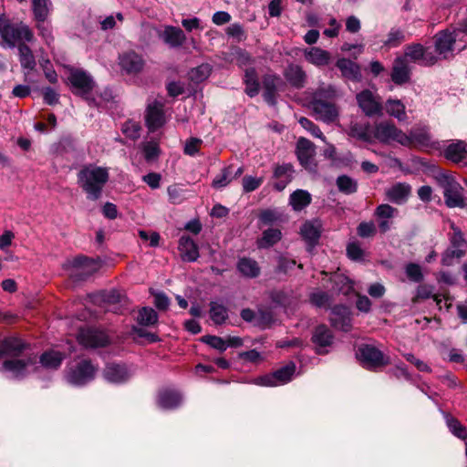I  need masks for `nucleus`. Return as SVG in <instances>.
<instances>
[{"mask_svg": "<svg viewBox=\"0 0 467 467\" xmlns=\"http://www.w3.org/2000/svg\"><path fill=\"white\" fill-rule=\"evenodd\" d=\"M434 51L440 60H451L455 57V50L460 53L467 47V18L458 27L438 31L433 36Z\"/></svg>", "mask_w": 467, "mask_h": 467, "instance_id": "nucleus-1", "label": "nucleus"}, {"mask_svg": "<svg viewBox=\"0 0 467 467\" xmlns=\"http://www.w3.org/2000/svg\"><path fill=\"white\" fill-rule=\"evenodd\" d=\"M337 98L336 88L324 83L312 92L309 107L317 119L327 124L338 121L339 107L336 103Z\"/></svg>", "mask_w": 467, "mask_h": 467, "instance_id": "nucleus-2", "label": "nucleus"}, {"mask_svg": "<svg viewBox=\"0 0 467 467\" xmlns=\"http://www.w3.org/2000/svg\"><path fill=\"white\" fill-rule=\"evenodd\" d=\"M109 180V169L96 164L84 165L77 174L79 188L90 201H98L101 198L103 189Z\"/></svg>", "mask_w": 467, "mask_h": 467, "instance_id": "nucleus-3", "label": "nucleus"}, {"mask_svg": "<svg viewBox=\"0 0 467 467\" xmlns=\"http://www.w3.org/2000/svg\"><path fill=\"white\" fill-rule=\"evenodd\" d=\"M0 36L3 46L13 48L35 39L32 29L23 22H12L0 16Z\"/></svg>", "mask_w": 467, "mask_h": 467, "instance_id": "nucleus-4", "label": "nucleus"}, {"mask_svg": "<svg viewBox=\"0 0 467 467\" xmlns=\"http://www.w3.org/2000/svg\"><path fill=\"white\" fill-rule=\"evenodd\" d=\"M356 358L364 368L371 371L381 370L390 364V358L371 344L359 345L356 351Z\"/></svg>", "mask_w": 467, "mask_h": 467, "instance_id": "nucleus-5", "label": "nucleus"}, {"mask_svg": "<svg viewBox=\"0 0 467 467\" xmlns=\"http://www.w3.org/2000/svg\"><path fill=\"white\" fill-rule=\"evenodd\" d=\"M101 266V261L98 257L96 259L86 255H78L73 259L67 260L63 267L70 271V277L74 281H85Z\"/></svg>", "mask_w": 467, "mask_h": 467, "instance_id": "nucleus-6", "label": "nucleus"}, {"mask_svg": "<svg viewBox=\"0 0 467 467\" xmlns=\"http://www.w3.org/2000/svg\"><path fill=\"white\" fill-rule=\"evenodd\" d=\"M435 179L443 189V196L448 207H462L464 205L462 194V187L451 172L441 171L436 174Z\"/></svg>", "mask_w": 467, "mask_h": 467, "instance_id": "nucleus-7", "label": "nucleus"}, {"mask_svg": "<svg viewBox=\"0 0 467 467\" xmlns=\"http://www.w3.org/2000/svg\"><path fill=\"white\" fill-rule=\"evenodd\" d=\"M97 371L98 366L90 359L84 358L67 368L66 379L72 385L84 386L95 379Z\"/></svg>", "mask_w": 467, "mask_h": 467, "instance_id": "nucleus-8", "label": "nucleus"}, {"mask_svg": "<svg viewBox=\"0 0 467 467\" xmlns=\"http://www.w3.org/2000/svg\"><path fill=\"white\" fill-rule=\"evenodd\" d=\"M372 139L383 143L396 141L400 144H408L407 134L399 130L393 123L381 121L377 123L372 130Z\"/></svg>", "mask_w": 467, "mask_h": 467, "instance_id": "nucleus-9", "label": "nucleus"}, {"mask_svg": "<svg viewBox=\"0 0 467 467\" xmlns=\"http://www.w3.org/2000/svg\"><path fill=\"white\" fill-rule=\"evenodd\" d=\"M402 57L422 67H431L438 63V57L420 43L407 45Z\"/></svg>", "mask_w": 467, "mask_h": 467, "instance_id": "nucleus-10", "label": "nucleus"}, {"mask_svg": "<svg viewBox=\"0 0 467 467\" xmlns=\"http://www.w3.org/2000/svg\"><path fill=\"white\" fill-rule=\"evenodd\" d=\"M78 342L86 348H103L110 339L104 330L93 327H81L77 336Z\"/></svg>", "mask_w": 467, "mask_h": 467, "instance_id": "nucleus-11", "label": "nucleus"}, {"mask_svg": "<svg viewBox=\"0 0 467 467\" xmlns=\"http://www.w3.org/2000/svg\"><path fill=\"white\" fill-rule=\"evenodd\" d=\"M73 93L88 99V96L95 87L92 77L83 69L70 68L67 77Z\"/></svg>", "mask_w": 467, "mask_h": 467, "instance_id": "nucleus-12", "label": "nucleus"}, {"mask_svg": "<svg viewBox=\"0 0 467 467\" xmlns=\"http://www.w3.org/2000/svg\"><path fill=\"white\" fill-rule=\"evenodd\" d=\"M37 362V356L35 353L26 354L23 358L14 357L3 362L2 368L5 371L10 372L13 377L22 379L26 376L27 369Z\"/></svg>", "mask_w": 467, "mask_h": 467, "instance_id": "nucleus-13", "label": "nucleus"}, {"mask_svg": "<svg viewBox=\"0 0 467 467\" xmlns=\"http://www.w3.org/2000/svg\"><path fill=\"white\" fill-rule=\"evenodd\" d=\"M296 371V365L290 362L271 374L257 379V382L263 386L274 387L289 382Z\"/></svg>", "mask_w": 467, "mask_h": 467, "instance_id": "nucleus-14", "label": "nucleus"}, {"mask_svg": "<svg viewBox=\"0 0 467 467\" xmlns=\"http://www.w3.org/2000/svg\"><path fill=\"white\" fill-rule=\"evenodd\" d=\"M262 84L265 101L270 106H275L277 102L279 88L284 85L283 79L276 74H266L263 77Z\"/></svg>", "mask_w": 467, "mask_h": 467, "instance_id": "nucleus-15", "label": "nucleus"}, {"mask_svg": "<svg viewBox=\"0 0 467 467\" xmlns=\"http://www.w3.org/2000/svg\"><path fill=\"white\" fill-rule=\"evenodd\" d=\"M329 320L331 326L337 330L348 332L352 328L351 313L346 306L337 305L332 307Z\"/></svg>", "mask_w": 467, "mask_h": 467, "instance_id": "nucleus-16", "label": "nucleus"}, {"mask_svg": "<svg viewBox=\"0 0 467 467\" xmlns=\"http://www.w3.org/2000/svg\"><path fill=\"white\" fill-rule=\"evenodd\" d=\"M30 348V345L17 337L0 339V358L5 355L19 357Z\"/></svg>", "mask_w": 467, "mask_h": 467, "instance_id": "nucleus-17", "label": "nucleus"}, {"mask_svg": "<svg viewBox=\"0 0 467 467\" xmlns=\"http://www.w3.org/2000/svg\"><path fill=\"white\" fill-rule=\"evenodd\" d=\"M145 121L150 131H155L165 123L163 105L161 102L154 101L148 106Z\"/></svg>", "mask_w": 467, "mask_h": 467, "instance_id": "nucleus-18", "label": "nucleus"}, {"mask_svg": "<svg viewBox=\"0 0 467 467\" xmlns=\"http://www.w3.org/2000/svg\"><path fill=\"white\" fill-rule=\"evenodd\" d=\"M119 59L121 69L128 74H137L140 72L145 64L142 57L134 51H128L121 54Z\"/></svg>", "mask_w": 467, "mask_h": 467, "instance_id": "nucleus-19", "label": "nucleus"}, {"mask_svg": "<svg viewBox=\"0 0 467 467\" xmlns=\"http://www.w3.org/2000/svg\"><path fill=\"white\" fill-rule=\"evenodd\" d=\"M294 172V167L290 163L275 165L273 171V178L275 180L273 187L278 192L283 191L292 181Z\"/></svg>", "mask_w": 467, "mask_h": 467, "instance_id": "nucleus-20", "label": "nucleus"}, {"mask_svg": "<svg viewBox=\"0 0 467 467\" xmlns=\"http://www.w3.org/2000/svg\"><path fill=\"white\" fill-rule=\"evenodd\" d=\"M357 101L362 111L367 116H373L380 113L382 107L379 101L376 99L373 93L365 89L357 95Z\"/></svg>", "mask_w": 467, "mask_h": 467, "instance_id": "nucleus-21", "label": "nucleus"}, {"mask_svg": "<svg viewBox=\"0 0 467 467\" xmlns=\"http://www.w3.org/2000/svg\"><path fill=\"white\" fill-rule=\"evenodd\" d=\"M130 376L125 364L108 363L103 370L104 379L111 383H123L129 379Z\"/></svg>", "mask_w": 467, "mask_h": 467, "instance_id": "nucleus-22", "label": "nucleus"}, {"mask_svg": "<svg viewBox=\"0 0 467 467\" xmlns=\"http://www.w3.org/2000/svg\"><path fill=\"white\" fill-rule=\"evenodd\" d=\"M334 336L326 325H319L315 328L312 336V342L317 348V353L319 355L327 353L325 348L332 345Z\"/></svg>", "mask_w": 467, "mask_h": 467, "instance_id": "nucleus-23", "label": "nucleus"}, {"mask_svg": "<svg viewBox=\"0 0 467 467\" xmlns=\"http://www.w3.org/2000/svg\"><path fill=\"white\" fill-rule=\"evenodd\" d=\"M283 75L291 87L297 89L305 87L306 73L301 66L290 63L284 69Z\"/></svg>", "mask_w": 467, "mask_h": 467, "instance_id": "nucleus-24", "label": "nucleus"}, {"mask_svg": "<svg viewBox=\"0 0 467 467\" xmlns=\"http://www.w3.org/2000/svg\"><path fill=\"white\" fill-rule=\"evenodd\" d=\"M157 401L162 409L173 410L181 405L182 395L177 389L166 388L159 391Z\"/></svg>", "mask_w": 467, "mask_h": 467, "instance_id": "nucleus-25", "label": "nucleus"}, {"mask_svg": "<svg viewBox=\"0 0 467 467\" xmlns=\"http://www.w3.org/2000/svg\"><path fill=\"white\" fill-rule=\"evenodd\" d=\"M410 78V68L405 57H398L393 61L391 80L396 85H403Z\"/></svg>", "mask_w": 467, "mask_h": 467, "instance_id": "nucleus-26", "label": "nucleus"}, {"mask_svg": "<svg viewBox=\"0 0 467 467\" xmlns=\"http://www.w3.org/2000/svg\"><path fill=\"white\" fill-rule=\"evenodd\" d=\"M178 249L184 262H195L199 258V248L196 243L188 235H182L179 240Z\"/></svg>", "mask_w": 467, "mask_h": 467, "instance_id": "nucleus-27", "label": "nucleus"}, {"mask_svg": "<svg viewBox=\"0 0 467 467\" xmlns=\"http://www.w3.org/2000/svg\"><path fill=\"white\" fill-rule=\"evenodd\" d=\"M407 138L409 139V143L401 144L402 146L431 148L433 145L431 136L425 128L411 130L410 134H407Z\"/></svg>", "mask_w": 467, "mask_h": 467, "instance_id": "nucleus-28", "label": "nucleus"}, {"mask_svg": "<svg viewBox=\"0 0 467 467\" xmlns=\"http://www.w3.org/2000/svg\"><path fill=\"white\" fill-rule=\"evenodd\" d=\"M296 152L300 164L306 168L313 161L316 153L315 145L309 140L300 138L296 143Z\"/></svg>", "mask_w": 467, "mask_h": 467, "instance_id": "nucleus-29", "label": "nucleus"}, {"mask_svg": "<svg viewBox=\"0 0 467 467\" xmlns=\"http://www.w3.org/2000/svg\"><path fill=\"white\" fill-rule=\"evenodd\" d=\"M398 213V210L389 204H380L375 210V216L379 220V232L385 234L390 229L391 222L389 221Z\"/></svg>", "mask_w": 467, "mask_h": 467, "instance_id": "nucleus-30", "label": "nucleus"}, {"mask_svg": "<svg viewBox=\"0 0 467 467\" xmlns=\"http://www.w3.org/2000/svg\"><path fill=\"white\" fill-rule=\"evenodd\" d=\"M411 192V187L407 183L398 182L386 191L387 199L395 204H403Z\"/></svg>", "mask_w": 467, "mask_h": 467, "instance_id": "nucleus-31", "label": "nucleus"}, {"mask_svg": "<svg viewBox=\"0 0 467 467\" xmlns=\"http://www.w3.org/2000/svg\"><path fill=\"white\" fill-rule=\"evenodd\" d=\"M443 155L447 160L460 163L467 158V143L463 140L452 142L444 149Z\"/></svg>", "mask_w": 467, "mask_h": 467, "instance_id": "nucleus-32", "label": "nucleus"}, {"mask_svg": "<svg viewBox=\"0 0 467 467\" xmlns=\"http://www.w3.org/2000/svg\"><path fill=\"white\" fill-rule=\"evenodd\" d=\"M306 60L316 67L327 66L331 60V55L328 51L320 47H309L304 50Z\"/></svg>", "mask_w": 467, "mask_h": 467, "instance_id": "nucleus-33", "label": "nucleus"}, {"mask_svg": "<svg viewBox=\"0 0 467 467\" xmlns=\"http://www.w3.org/2000/svg\"><path fill=\"white\" fill-rule=\"evenodd\" d=\"M237 271L246 278H256L261 274L259 264L253 258L243 256L236 264Z\"/></svg>", "mask_w": 467, "mask_h": 467, "instance_id": "nucleus-34", "label": "nucleus"}, {"mask_svg": "<svg viewBox=\"0 0 467 467\" xmlns=\"http://www.w3.org/2000/svg\"><path fill=\"white\" fill-rule=\"evenodd\" d=\"M161 37L171 47H181L186 40L183 31L180 27L172 26H165Z\"/></svg>", "mask_w": 467, "mask_h": 467, "instance_id": "nucleus-35", "label": "nucleus"}, {"mask_svg": "<svg viewBox=\"0 0 467 467\" xmlns=\"http://www.w3.org/2000/svg\"><path fill=\"white\" fill-rule=\"evenodd\" d=\"M342 76L350 80H359L361 78L359 66L348 58H339L336 64Z\"/></svg>", "mask_w": 467, "mask_h": 467, "instance_id": "nucleus-36", "label": "nucleus"}, {"mask_svg": "<svg viewBox=\"0 0 467 467\" xmlns=\"http://www.w3.org/2000/svg\"><path fill=\"white\" fill-rule=\"evenodd\" d=\"M243 80L245 85L244 92L248 97L254 98L259 94L260 82L254 67L245 69Z\"/></svg>", "mask_w": 467, "mask_h": 467, "instance_id": "nucleus-37", "label": "nucleus"}, {"mask_svg": "<svg viewBox=\"0 0 467 467\" xmlns=\"http://www.w3.org/2000/svg\"><path fill=\"white\" fill-rule=\"evenodd\" d=\"M64 358L65 356L62 352L47 350L39 357V362L46 368L57 369L60 367Z\"/></svg>", "mask_w": 467, "mask_h": 467, "instance_id": "nucleus-38", "label": "nucleus"}, {"mask_svg": "<svg viewBox=\"0 0 467 467\" xmlns=\"http://www.w3.org/2000/svg\"><path fill=\"white\" fill-rule=\"evenodd\" d=\"M311 195L307 191L296 190L289 197V204L293 210L299 212L308 206L311 202Z\"/></svg>", "mask_w": 467, "mask_h": 467, "instance_id": "nucleus-39", "label": "nucleus"}, {"mask_svg": "<svg viewBox=\"0 0 467 467\" xmlns=\"http://www.w3.org/2000/svg\"><path fill=\"white\" fill-rule=\"evenodd\" d=\"M52 3L50 0H32L34 18L37 23L47 20L50 14Z\"/></svg>", "mask_w": 467, "mask_h": 467, "instance_id": "nucleus-40", "label": "nucleus"}, {"mask_svg": "<svg viewBox=\"0 0 467 467\" xmlns=\"http://www.w3.org/2000/svg\"><path fill=\"white\" fill-rule=\"evenodd\" d=\"M18 53L20 65L27 70L26 74L35 70L36 62L31 48L27 45H19Z\"/></svg>", "mask_w": 467, "mask_h": 467, "instance_id": "nucleus-41", "label": "nucleus"}, {"mask_svg": "<svg viewBox=\"0 0 467 467\" xmlns=\"http://www.w3.org/2000/svg\"><path fill=\"white\" fill-rule=\"evenodd\" d=\"M330 281L333 283V289L345 296L348 295L353 289L350 279L345 275L335 273L330 276Z\"/></svg>", "mask_w": 467, "mask_h": 467, "instance_id": "nucleus-42", "label": "nucleus"}, {"mask_svg": "<svg viewBox=\"0 0 467 467\" xmlns=\"http://www.w3.org/2000/svg\"><path fill=\"white\" fill-rule=\"evenodd\" d=\"M210 318L215 325H222L228 319V308L218 302L210 303Z\"/></svg>", "mask_w": 467, "mask_h": 467, "instance_id": "nucleus-43", "label": "nucleus"}, {"mask_svg": "<svg viewBox=\"0 0 467 467\" xmlns=\"http://www.w3.org/2000/svg\"><path fill=\"white\" fill-rule=\"evenodd\" d=\"M282 233L279 229L268 228L262 234V237L257 241L259 248H268L280 241Z\"/></svg>", "mask_w": 467, "mask_h": 467, "instance_id": "nucleus-44", "label": "nucleus"}, {"mask_svg": "<svg viewBox=\"0 0 467 467\" xmlns=\"http://www.w3.org/2000/svg\"><path fill=\"white\" fill-rule=\"evenodd\" d=\"M301 235L309 245L314 246L320 238V230L314 223L306 222L301 227Z\"/></svg>", "mask_w": 467, "mask_h": 467, "instance_id": "nucleus-45", "label": "nucleus"}, {"mask_svg": "<svg viewBox=\"0 0 467 467\" xmlns=\"http://www.w3.org/2000/svg\"><path fill=\"white\" fill-rule=\"evenodd\" d=\"M349 135L360 140L370 142L372 140V130L368 125L361 123H351L349 127Z\"/></svg>", "mask_w": 467, "mask_h": 467, "instance_id": "nucleus-46", "label": "nucleus"}, {"mask_svg": "<svg viewBox=\"0 0 467 467\" xmlns=\"http://www.w3.org/2000/svg\"><path fill=\"white\" fill-rule=\"evenodd\" d=\"M233 165H228L222 169L212 182V187L220 190L226 187L233 181Z\"/></svg>", "mask_w": 467, "mask_h": 467, "instance_id": "nucleus-47", "label": "nucleus"}, {"mask_svg": "<svg viewBox=\"0 0 467 467\" xmlns=\"http://www.w3.org/2000/svg\"><path fill=\"white\" fill-rule=\"evenodd\" d=\"M336 184L340 192L352 194L358 191V182L348 175H340L337 178Z\"/></svg>", "mask_w": 467, "mask_h": 467, "instance_id": "nucleus-48", "label": "nucleus"}, {"mask_svg": "<svg viewBox=\"0 0 467 467\" xmlns=\"http://www.w3.org/2000/svg\"><path fill=\"white\" fill-rule=\"evenodd\" d=\"M140 123L133 119L126 120L121 126V132L126 138L135 141L140 137Z\"/></svg>", "mask_w": 467, "mask_h": 467, "instance_id": "nucleus-49", "label": "nucleus"}, {"mask_svg": "<svg viewBox=\"0 0 467 467\" xmlns=\"http://www.w3.org/2000/svg\"><path fill=\"white\" fill-rule=\"evenodd\" d=\"M387 112L400 120L406 118L405 106L399 99H389L386 102Z\"/></svg>", "mask_w": 467, "mask_h": 467, "instance_id": "nucleus-50", "label": "nucleus"}, {"mask_svg": "<svg viewBox=\"0 0 467 467\" xmlns=\"http://www.w3.org/2000/svg\"><path fill=\"white\" fill-rule=\"evenodd\" d=\"M463 249L449 246L441 256V264L446 266L452 265L456 260H459L464 255Z\"/></svg>", "mask_w": 467, "mask_h": 467, "instance_id": "nucleus-51", "label": "nucleus"}, {"mask_svg": "<svg viewBox=\"0 0 467 467\" xmlns=\"http://www.w3.org/2000/svg\"><path fill=\"white\" fill-rule=\"evenodd\" d=\"M158 321V315L151 307H143L138 315V322L142 326H151Z\"/></svg>", "mask_w": 467, "mask_h": 467, "instance_id": "nucleus-52", "label": "nucleus"}, {"mask_svg": "<svg viewBox=\"0 0 467 467\" xmlns=\"http://www.w3.org/2000/svg\"><path fill=\"white\" fill-rule=\"evenodd\" d=\"M264 182V177L245 175L242 179L243 191L245 193L257 190Z\"/></svg>", "mask_w": 467, "mask_h": 467, "instance_id": "nucleus-53", "label": "nucleus"}, {"mask_svg": "<svg viewBox=\"0 0 467 467\" xmlns=\"http://www.w3.org/2000/svg\"><path fill=\"white\" fill-rule=\"evenodd\" d=\"M451 229L452 233L449 234L450 246L463 249L466 242L462 232L453 223L451 224Z\"/></svg>", "mask_w": 467, "mask_h": 467, "instance_id": "nucleus-54", "label": "nucleus"}, {"mask_svg": "<svg viewBox=\"0 0 467 467\" xmlns=\"http://www.w3.org/2000/svg\"><path fill=\"white\" fill-rule=\"evenodd\" d=\"M407 277L415 283H420L423 280V274L421 267L415 263H409L405 267Z\"/></svg>", "mask_w": 467, "mask_h": 467, "instance_id": "nucleus-55", "label": "nucleus"}, {"mask_svg": "<svg viewBox=\"0 0 467 467\" xmlns=\"http://www.w3.org/2000/svg\"><path fill=\"white\" fill-rule=\"evenodd\" d=\"M403 41H405V35L403 31L398 28H391L388 34L385 45L389 47H395L400 46Z\"/></svg>", "mask_w": 467, "mask_h": 467, "instance_id": "nucleus-56", "label": "nucleus"}, {"mask_svg": "<svg viewBox=\"0 0 467 467\" xmlns=\"http://www.w3.org/2000/svg\"><path fill=\"white\" fill-rule=\"evenodd\" d=\"M280 214L272 209H265L259 213L258 219L262 225H271L278 221Z\"/></svg>", "mask_w": 467, "mask_h": 467, "instance_id": "nucleus-57", "label": "nucleus"}, {"mask_svg": "<svg viewBox=\"0 0 467 467\" xmlns=\"http://www.w3.org/2000/svg\"><path fill=\"white\" fill-rule=\"evenodd\" d=\"M202 341L210 347L219 350L220 352H223L227 348L226 341L217 336L206 335L202 337Z\"/></svg>", "mask_w": 467, "mask_h": 467, "instance_id": "nucleus-58", "label": "nucleus"}, {"mask_svg": "<svg viewBox=\"0 0 467 467\" xmlns=\"http://www.w3.org/2000/svg\"><path fill=\"white\" fill-rule=\"evenodd\" d=\"M347 255L352 261H362L364 250L358 242H351L347 245Z\"/></svg>", "mask_w": 467, "mask_h": 467, "instance_id": "nucleus-59", "label": "nucleus"}, {"mask_svg": "<svg viewBox=\"0 0 467 467\" xmlns=\"http://www.w3.org/2000/svg\"><path fill=\"white\" fill-rule=\"evenodd\" d=\"M298 122L301 125V127H303L305 130L310 132L311 135L317 138H320L322 139V140H325V137L323 136V133L320 130L319 127L316 125L312 120L308 119L307 118L301 117Z\"/></svg>", "mask_w": 467, "mask_h": 467, "instance_id": "nucleus-60", "label": "nucleus"}, {"mask_svg": "<svg viewBox=\"0 0 467 467\" xmlns=\"http://www.w3.org/2000/svg\"><path fill=\"white\" fill-rule=\"evenodd\" d=\"M310 302L317 307H326L329 305L330 296L327 292L316 291L310 295Z\"/></svg>", "mask_w": 467, "mask_h": 467, "instance_id": "nucleus-61", "label": "nucleus"}, {"mask_svg": "<svg viewBox=\"0 0 467 467\" xmlns=\"http://www.w3.org/2000/svg\"><path fill=\"white\" fill-rule=\"evenodd\" d=\"M202 145V140L199 138L192 137L185 142L183 152L189 156H195Z\"/></svg>", "mask_w": 467, "mask_h": 467, "instance_id": "nucleus-62", "label": "nucleus"}, {"mask_svg": "<svg viewBox=\"0 0 467 467\" xmlns=\"http://www.w3.org/2000/svg\"><path fill=\"white\" fill-rule=\"evenodd\" d=\"M358 236L362 238L374 236L377 233L376 226L372 222H362L357 228Z\"/></svg>", "mask_w": 467, "mask_h": 467, "instance_id": "nucleus-63", "label": "nucleus"}, {"mask_svg": "<svg viewBox=\"0 0 467 467\" xmlns=\"http://www.w3.org/2000/svg\"><path fill=\"white\" fill-rule=\"evenodd\" d=\"M450 431L458 438L465 439L467 437V430L456 419H450L447 421Z\"/></svg>", "mask_w": 467, "mask_h": 467, "instance_id": "nucleus-64", "label": "nucleus"}]
</instances>
